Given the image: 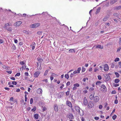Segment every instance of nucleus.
Instances as JSON below:
<instances>
[{"label":"nucleus","instance_id":"57","mask_svg":"<svg viewBox=\"0 0 121 121\" xmlns=\"http://www.w3.org/2000/svg\"><path fill=\"white\" fill-rule=\"evenodd\" d=\"M4 42L3 40L1 39H0V43H2Z\"/></svg>","mask_w":121,"mask_h":121},{"label":"nucleus","instance_id":"32","mask_svg":"<svg viewBox=\"0 0 121 121\" xmlns=\"http://www.w3.org/2000/svg\"><path fill=\"white\" fill-rule=\"evenodd\" d=\"M117 117V116L116 115H114L112 117V118L113 120H114Z\"/></svg>","mask_w":121,"mask_h":121},{"label":"nucleus","instance_id":"63","mask_svg":"<svg viewBox=\"0 0 121 121\" xmlns=\"http://www.w3.org/2000/svg\"><path fill=\"white\" fill-rule=\"evenodd\" d=\"M26 65L25 64V65L23 66L22 67L23 69H25L26 68Z\"/></svg>","mask_w":121,"mask_h":121},{"label":"nucleus","instance_id":"49","mask_svg":"<svg viewBox=\"0 0 121 121\" xmlns=\"http://www.w3.org/2000/svg\"><path fill=\"white\" fill-rule=\"evenodd\" d=\"M115 66L114 64L113 63H112L111 65V67L112 68H113Z\"/></svg>","mask_w":121,"mask_h":121},{"label":"nucleus","instance_id":"53","mask_svg":"<svg viewBox=\"0 0 121 121\" xmlns=\"http://www.w3.org/2000/svg\"><path fill=\"white\" fill-rule=\"evenodd\" d=\"M70 84V82H68L67 83L66 85L67 86H69Z\"/></svg>","mask_w":121,"mask_h":121},{"label":"nucleus","instance_id":"26","mask_svg":"<svg viewBox=\"0 0 121 121\" xmlns=\"http://www.w3.org/2000/svg\"><path fill=\"white\" fill-rule=\"evenodd\" d=\"M94 94H95V92H94L93 95L92 94L90 96L89 98H90V99L91 100H93V98H94L93 97H94Z\"/></svg>","mask_w":121,"mask_h":121},{"label":"nucleus","instance_id":"7","mask_svg":"<svg viewBox=\"0 0 121 121\" xmlns=\"http://www.w3.org/2000/svg\"><path fill=\"white\" fill-rule=\"evenodd\" d=\"M67 117L70 120L72 119H74V118L73 114H69V115H67Z\"/></svg>","mask_w":121,"mask_h":121},{"label":"nucleus","instance_id":"21","mask_svg":"<svg viewBox=\"0 0 121 121\" xmlns=\"http://www.w3.org/2000/svg\"><path fill=\"white\" fill-rule=\"evenodd\" d=\"M12 25V24L11 23H8L5 24L4 26L6 27H7V26H10Z\"/></svg>","mask_w":121,"mask_h":121},{"label":"nucleus","instance_id":"12","mask_svg":"<svg viewBox=\"0 0 121 121\" xmlns=\"http://www.w3.org/2000/svg\"><path fill=\"white\" fill-rule=\"evenodd\" d=\"M37 60L38 61V62L40 64H41V63L42 62V61H43L41 57H39L37 58Z\"/></svg>","mask_w":121,"mask_h":121},{"label":"nucleus","instance_id":"16","mask_svg":"<svg viewBox=\"0 0 121 121\" xmlns=\"http://www.w3.org/2000/svg\"><path fill=\"white\" fill-rule=\"evenodd\" d=\"M117 1V0H111L110 1V4L111 5L112 4L116 2Z\"/></svg>","mask_w":121,"mask_h":121},{"label":"nucleus","instance_id":"22","mask_svg":"<svg viewBox=\"0 0 121 121\" xmlns=\"http://www.w3.org/2000/svg\"><path fill=\"white\" fill-rule=\"evenodd\" d=\"M101 87L104 90V91H106L107 90V89L106 88L105 86L104 85H102L101 86Z\"/></svg>","mask_w":121,"mask_h":121},{"label":"nucleus","instance_id":"2","mask_svg":"<svg viewBox=\"0 0 121 121\" xmlns=\"http://www.w3.org/2000/svg\"><path fill=\"white\" fill-rule=\"evenodd\" d=\"M88 108H92L94 106L93 102L92 101H89L88 104Z\"/></svg>","mask_w":121,"mask_h":121},{"label":"nucleus","instance_id":"59","mask_svg":"<svg viewBox=\"0 0 121 121\" xmlns=\"http://www.w3.org/2000/svg\"><path fill=\"white\" fill-rule=\"evenodd\" d=\"M20 64L22 65H24L25 64L23 61H21L20 62Z\"/></svg>","mask_w":121,"mask_h":121},{"label":"nucleus","instance_id":"14","mask_svg":"<svg viewBox=\"0 0 121 121\" xmlns=\"http://www.w3.org/2000/svg\"><path fill=\"white\" fill-rule=\"evenodd\" d=\"M64 93L63 92H60L58 94V98H61L63 95Z\"/></svg>","mask_w":121,"mask_h":121},{"label":"nucleus","instance_id":"30","mask_svg":"<svg viewBox=\"0 0 121 121\" xmlns=\"http://www.w3.org/2000/svg\"><path fill=\"white\" fill-rule=\"evenodd\" d=\"M101 83V82L100 81H97L96 83V85H99Z\"/></svg>","mask_w":121,"mask_h":121},{"label":"nucleus","instance_id":"6","mask_svg":"<svg viewBox=\"0 0 121 121\" xmlns=\"http://www.w3.org/2000/svg\"><path fill=\"white\" fill-rule=\"evenodd\" d=\"M40 73V72L39 71L35 72L34 74V77L37 78L39 76Z\"/></svg>","mask_w":121,"mask_h":121},{"label":"nucleus","instance_id":"51","mask_svg":"<svg viewBox=\"0 0 121 121\" xmlns=\"http://www.w3.org/2000/svg\"><path fill=\"white\" fill-rule=\"evenodd\" d=\"M116 91L115 90L113 91L111 93L112 94H115L116 93Z\"/></svg>","mask_w":121,"mask_h":121},{"label":"nucleus","instance_id":"47","mask_svg":"<svg viewBox=\"0 0 121 121\" xmlns=\"http://www.w3.org/2000/svg\"><path fill=\"white\" fill-rule=\"evenodd\" d=\"M38 69L39 70H40L41 69V65L40 64L39 65V67H38Z\"/></svg>","mask_w":121,"mask_h":121},{"label":"nucleus","instance_id":"37","mask_svg":"<svg viewBox=\"0 0 121 121\" xmlns=\"http://www.w3.org/2000/svg\"><path fill=\"white\" fill-rule=\"evenodd\" d=\"M81 67H79L77 71H78V73H79L80 72V71L81 70Z\"/></svg>","mask_w":121,"mask_h":121},{"label":"nucleus","instance_id":"61","mask_svg":"<svg viewBox=\"0 0 121 121\" xmlns=\"http://www.w3.org/2000/svg\"><path fill=\"white\" fill-rule=\"evenodd\" d=\"M102 108V105H100L99 106V109H101Z\"/></svg>","mask_w":121,"mask_h":121},{"label":"nucleus","instance_id":"9","mask_svg":"<svg viewBox=\"0 0 121 121\" xmlns=\"http://www.w3.org/2000/svg\"><path fill=\"white\" fill-rule=\"evenodd\" d=\"M88 103V101L87 99H86V97H85L83 99V104L85 105H86Z\"/></svg>","mask_w":121,"mask_h":121},{"label":"nucleus","instance_id":"60","mask_svg":"<svg viewBox=\"0 0 121 121\" xmlns=\"http://www.w3.org/2000/svg\"><path fill=\"white\" fill-rule=\"evenodd\" d=\"M119 66L120 68L121 67V62H119Z\"/></svg>","mask_w":121,"mask_h":121},{"label":"nucleus","instance_id":"23","mask_svg":"<svg viewBox=\"0 0 121 121\" xmlns=\"http://www.w3.org/2000/svg\"><path fill=\"white\" fill-rule=\"evenodd\" d=\"M32 45H30L31 47H32V49L33 50L35 48V43H32Z\"/></svg>","mask_w":121,"mask_h":121},{"label":"nucleus","instance_id":"33","mask_svg":"<svg viewBox=\"0 0 121 121\" xmlns=\"http://www.w3.org/2000/svg\"><path fill=\"white\" fill-rule=\"evenodd\" d=\"M36 109V108L35 106H34L33 107V108L31 109V111L33 112L35 111Z\"/></svg>","mask_w":121,"mask_h":121},{"label":"nucleus","instance_id":"35","mask_svg":"<svg viewBox=\"0 0 121 121\" xmlns=\"http://www.w3.org/2000/svg\"><path fill=\"white\" fill-rule=\"evenodd\" d=\"M115 74L116 75V77L117 78H118L119 76V74L117 73V72H115Z\"/></svg>","mask_w":121,"mask_h":121},{"label":"nucleus","instance_id":"42","mask_svg":"<svg viewBox=\"0 0 121 121\" xmlns=\"http://www.w3.org/2000/svg\"><path fill=\"white\" fill-rule=\"evenodd\" d=\"M42 31H39L37 32V34L38 35H41L42 34Z\"/></svg>","mask_w":121,"mask_h":121},{"label":"nucleus","instance_id":"48","mask_svg":"<svg viewBox=\"0 0 121 121\" xmlns=\"http://www.w3.org/2000/svg\"><path fill=\"white\" fill-rule=\"evenodd\" d=\"M69 91H68L66 92V95L67 96H68L69 95Z\"/></svg>","mask_w":121,"mask_h":121},{"label":"nucleus","instance_id":"29","mask_svg":"<svg viewBox=\"0 0 121 121\" xmlns=\"http://www.w3.org/2000/svg\"><path fill=\"white\" fill-rule=\"evenodd\" d=\"M100 8H98L97 9L95 12V14H97L100 11Z\"/></svg>","mask_w":121,"mask_h":121},{"label":"nucleus","instance_id":"28","mask_svg":"<svg viewBox=\"0 0 121 121\" xmlns=\"http://www.w3.org/2000/svg\"><path fill=\"white\" fill-rule=\"evenodd\" d=\"M120 81V80L119 79L116 78L114 80V82L116 83H117L119 82Z\"/></svg>","mask_w":121,"mask_h":121},{"label":"nucleus","instance_id":"45","mask_svg":"<svg viewBox=\"0 0 121 121\" xmlns=\"http://www.w3.org/2000/svg\"><path fill=\"white\" fill-rule=\"evenodd\" d=\"M86 70V69L84 68L83 67V66L82 68V72H84Z\"/></svg>","mask_w":121,"mask_h":121},{"label":"nucleus","instance_id":"5","mask_svg":"<svg viewBox=\"0 0 121 121\" xmlns=\"http://www.w3.org/2000/svg\"><path fill=\"white\" fill-rule=\"evenodd\" d=\"M104 68L105 71H107L109 69V68L108 64H105L104 65Z\"/></svg>","mask_w":121,"mask_h":121},{"label":"nucleus","instance_id":"64","mask_svg":"<svg viewBox=\"0 0 121 121\" xmlns=\"http://www.w3.org/2000/svg\"><path fill=\"white\" fill-rule=\"evenodd\" d=\"M119 44L121 43V38H120L119 39Z\"/></svg>","mask_w":121,"mask_h":121},{"label":"nucleus","instance_id":"15","mask_svg":"<svg viewBox=\"0 0 121 121\" xmlns=\"http://www.w3.org/2000/svg\"><path fill=\"white\" fill-rule=\"evenodd\" d=\"M109 17V16L107 15L103 19L104 22H105L107 21Z\"/></svg>","mask_w":121,"mask_h":121},{"label":"nucleus","instance_id":"8","mask_svg":"<svg viewBox=\"0 0 121 121\" xmlns=\"http://www.w3.org/2000/svg\"><path fill=\"white\" fill-rule=\"evenodd\" d=\"M22 23V22L19 21L16 22L14 24V26H18L20 25Z\"/></svg>","mask_w":121,"mask_h":121},{"label":"nucleus","instance_id":"19","mask_svg":"<svg viewBox=\"0 0 121 121\" xmlns=\"http://www.w3.org/2000/svg\"><path fill=\"white\" fill-rule=\"evenodd\" d=\"M6 29L8 31L11 32L12 31V29L11 27H7L6 28Z\"/></svg>","mask_w":121,"mask_h":121},{"label":"nucleus","instance_id":"40","mask_svg":"<svg viewBox=\"0 0 121 121\" xmlns=\"http://www.w3.org/2000/svg\"><path fill=\"white\" fill-rule=\"evenodd\" d=\"M113 85H114L115 87H117L119 86V84H115L114 83L112 84Z\"/></svg>","mask_w":121,"mask_h":121},{"label":"nucleus","instance_id":"3","mask_svg":"<svg viewBox=\"0 0 121 121\" xmlns=\"http://www.w3.org/2000/svg\"><path fill=\"white\" fill-rule=\"evenodd\" d=\"M40 26V23H35L32 24L31 26L32 28H35L38 27Z\"/></svg>","mask_w":121,"mask_h":121},{"label":"nucleus","instance_id":"56","mask_svg":"<svg viewBox=\"0 0 121 121\" xmlns=\"http://www.w3.org/2000/svg\"><path fill=\"white\" fill-rule=\"evenodd\" d=\"M25 76H28V72H26L25 73Z\"/></svg>","mask_w":121,"mask_h":121},{"label":"nucleus","instance_id":"25","mask_svg":"<svg viewBox=\"0 0 121 121\" xmlns=\"http://www.w3.org/2000/svg\"><path fill=\"white\" fill-rule=\"evenodd\" d=\"M34 117L35 119H38L39 118V115L37 114H35L34 115Z\"/></svg>","mask_w":121,"mask_h":121},{"label":"nucleus","instance_id":"4","mask_svg":"<svg viewBox=\"0 0 121 121\" xmlns=\"http://www.w3.org/2000/svg\"><path fill=\"white\" fill-rule=\"evenodd\" d=\"M99 98L98 96H96L94 97V101L95 102H97L99 101Z\"/></svg>","mask_w":121,"mask_h":121},{"label":"nucleus","instance_id":"13","mask_svg":"<svg viewBox=\"0 0 121 121\" xmlns=\"http://www.w3.org/2000/svg\"><path fill=\"white\" fill-rule=\"evenodd\" d=\"M74 107L75 110L79 112L80 111V108L79 106H75Z\"/></svg>","mask_w":121,"mask_h":121},{"label":"nucleus","instance_id":"38","mask_svg":"<svg viewBox=\"0 0 121 121\" xmlns=\"http://www.w3.org/2000/svg\"><path fill=\"white\" fill-rule=\"evenodd\" d=\"M74 86L78 87L79 86V85L78 83H76L74 85Z\"/></svg>","mask_w":121,"mask_h":121},{"label":"nucleus","instance_id":"18","mask_svg":"<svg viewBox=\"0 0 121 121\" xmlns=\"http://www.w3.org/2000/svg\"><path fill=\"white\" fill-rule=\"evenodd\" d=\"M103 46H101L100 45H98L96 47V48H99L102 49L103 48Z\"/></svg>","mask_w":121,"mask_h":121},{"label":"nucleus","instance_id":"10","mask_svg":"<svg viewBox=\"0 0 121 121\" xmlns=\"http://www.w3.org/2000/svg\"><path fill=\"white\" fill-rule=\"evenodd\" d=\"M66 104L67 105L71 108L72 107V105L71 103L69 101L67 100L66 101Z\"/></svg>","mask_w":121,"mask_h":121},{"label":"nucleus","instance_id":"11","mask_svg":"<svg viewBox=\"0 0 121 121\" xmlns=\"http://www.w3.org/2000/svg\"><path fill=\"white\" fill-rule=\"evenodd\" d=\"M54 110L56 112H57L58 110V107L57 104L54 105Z\"/></svg>","mask_w":121,"mask_h":121},{"label":"nucleus","instance_id":"50","mask_svg":"<svg viewBox=\"0 0 121 121\" xmlns=\"http://www.w3.org/2000/svg\"><path fill=\"white\" fill-rule=\"evenodd\" d=\"M23 32L24 33H25L26 34H28V31L26 30H24L23 31Z\"/></svg>","mask_w":121,"mask_h":121},{"label":"nucleus","instance_id":"43","mask_svg":"<svg viewBox=\"0 0 121 121\" xmlns=\"http://www.w3.org/2000/svg\"><path fill=\"white\" fill-rule=\"evenodd\" d=\"M98 79L99 80H100L102 79L101 76L100 75H99L98 76Z\"/></svg>","mask_w":121,"mask_h":121},{"label":"nucleus","instance_id":"36","mask_svg":"<svg viewBox=\"0 0 121 121\" xmlns=\"http://www.w3.org/2000/svg\"><path fill=\"white\" fill-rule=\"evenodd\" d=\"M74 75V74L73 73H71L70 76V78H71V79L72 77Z\"/></svg>","mask_w":121,"mask_h":121},{"label":"nucleus","instance_id":"55","mask_svg":"<svg viewBox=\"0 0 121 121\" xmlns=\"http://www.w3.org/2000/svg\"><path fill=\"white\" fill-rule=\"evenodd\" d=\"M104 78H106V80H107V74H105L104 75Z\"/></svg>","mask_w":121,"mask_h":121},{"label":"nucleus","instance_id":"41","mask_svg":"<svg viewBox=\"0 0 121 121\" xmlns=\"http://www.w3.org/2000/svg\"><path fill=\"white\" fill-rule=\"evenodd\" d=\"M119 60V59L118 58H116L114 60L115 62H116L117 61H118Z\"/></svg>","mask_w":121,"mask_h":121},{"label":"nucleus","instance_id":"34","mask_svg":"<svg viewBox=\"0 0 121 121\" xmlns=\"http://www.w3.org/2000/svg\"><path fill=\"white\" fill-rule=\"evenodd\" d=\"M48 70H46L45 71V72L44 74V76H46V75L48 73Z\"/></svg>","mask_w":121,"mask_h":121},{"label":"nucleus","instance_id":"44","mask_svg":"<svg viewBox=\"0 0 121 121\" xmlns=\"http://www.w3.org/2000/svg\"><path fill=\"white\" fill-rule=\"evenodd\" d=\"M20 73H17L16 74V75H15V76L16 77V76H20Z\"/></svg>","mask_w":121,"mask_h":121},{"label":"nucleus","instance_id":"52","mask_svg":"<svg viewBox=\"0 0 121 121\" xmlns=\"http://www.w3.org/2000/svg\"><path fill=\"white\" fill-rule=\"evenodd\" d=\"M121 49V47H120L117 49V52H119L120 51V49Z\"/></svg>","mask_w":121,"mask_h":121},{"label":"nucleus","instance_id":"17","mask_svg":"<svg viewBox=\"0 0 121 121\" xmlns=\"http://www.w3.org/2000/svg\"><path fill=\"white\" fill-rule=\"evenodd\" d=\"M111 75V74L110 73H109L107 74V80H106V81H108L111 79V78L109 76V75Z\"/></svg>","mask_w":121,"mask_h":121},{"label":"nucleus","instance_id":"54","mask_svg":"<svg viewBox=\"0 0 121 121\" xmlns=\"http://www.w3.org/2000/svg\"><path fill=\"white\" fill-rule=\"evenodd\" d=\"M94 89V88L93 87H91L89 88V91H91Z\"/></svg>","mask_w":121,"mask_h":121},{"label":"nucleus","instance_id":"20","mask_svg":"<svg viewBox=\"0 0 121 121\" xmlns=\"http://www.w3.org/2000/svg\"><path fill=\"white\" fill-rule=\"evenodd\" d=\"M78 113L81 116H82L83 115L84 113L83 111L82 110L81 112L80 111Z\"/></svg>","mask_w":121,"mask_h":121},{"label":"nucleus","instance_id":"27","mask_svg":"<svg viewBox=\"0 0 121 121\" xmlns=\"http://www.w3.org/2000/svg\"><path fill=\"white\" fill-rule=\"evenodd\" d=\"M69 51L70 52H74V53H75V51L74 49H70L69 50Z\"/></svg>","mask_w":121,"mask_h":121},{"label":"nucleus","instance_id":"31","mask_svg":"<svg viewBox=\"0 0 121 121\" xmlns=\"http://www.w3.org/2000/svg\"><path fill=\"white\" fill-rule=\"evenodd\" d=\"M65 77L67 79H68L69 77V75L68 74H65Z\"/></svg>","mask_w":121,"mask_h":121},{"label":"nucleus","instance_id":"58","mask_svg":"<svg viewBox=\"0 0 121 121\" xmlns=\"http://www.w3.org/2000/svg\"><path fill=\"white\" fill-rule=\"evenodd\" d=\"M46 109V108L45 107H44L43 108V111H45Z\"/></svg>","mask_w":121,"mask_h":121},{"label":"nucleus","instance_id":"46","mask_svg":"<svg viewBox=\"0 0 121 121\" xmlns=\"http://www.w3.org/2000/svg\"><path fill=\"white\" fill-rule=\"evenodd\" d=\"M12 84L14 85H16L17 84V83L16 82L13 81L12 82Z\"/></svg>","mask_w":121,"mask_h":121},{"label":"nucleus","instance_id":"24","mask_svg":"<svg viewBox=\"0 0 121 121\" xmlns=\"http://www.w3.org/2000/svg\"><path fill=\"white\" fill-rule=\"evenodd\" d=\"M42 89L41 88H39L38 90V93L39 94H41L42 93Z\"/></svg>","mask_w":121,"mask_h":121},{"label":"nucleus","instance_id":"1","mask_svg":"<svg viewBox=\"0 0 121 121\" xmlns=\"http://www.w3.org/2000/svg\"><path fill=\"white\" fill-rule=\"evenodd\" d=\"M100 4L102 5L101 7L104 8L108 7L109 5V2H106L103 3H102Z\"/></svg>","mask_w":121,"mask_h":121},{"label":"nucleus","instance_id":"62","mask_svg":"<svg viewBox=\"0 0 121 121\" xmlns=\"http://www.w3.org/2000/svg\"><path fill=\"white\" fill-rule=\"evenodd\" d=\"M73 73H74V74H76V73H78V71H77L76 70V71H74L73 72Z\"/></svg>","mask_w":121,"mask_h":121},{"label":"nucleus","instance_id":"39","mask_svg":"<svg viewBox=\"0 0 121 121\" xmlns=\"http://www.w3.org/2000/svg\"><path fill=\"white\" fill-rule=\"evenodd\" d=\"M33 99L32 98L30 99V104H31L33 103Z\"/></svg>","mask_w":121,"mask_h":121}]
</instances>
